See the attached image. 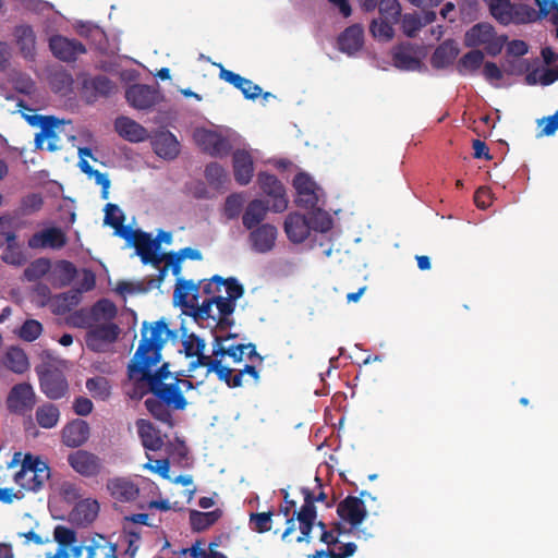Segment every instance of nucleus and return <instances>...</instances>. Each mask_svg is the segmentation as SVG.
Wrapping results in <instances>:
<instances>
[{"label":"nucleus","instance_id":"1","mask_svg":"<svg viewBox=\"0 0 558 558\" xmlns=\"http://www.w3.org/2000/svg\"><path fill=\"white\" fill-rule=\"evenodd\" d=\"M172 335L163 318L148 324L144 322L141 329L138 347L128 366L130 378L141 375V380L148 385L153 395L144 401L149 414L157 421L173 425L172 410L182 411L187 401L182 391L178 389V383H163L171 375L169 363H163L156 372L150 368L161 361V350Z\"/></svg>","mask_w":558,"mask_h":558},{"label":"nucleus","instance_id":"2","mask_svg":"<svg viewBox=\"0 0 558 558\" xmlns=\"http://www.w3.org/2000/svg\"><path fill=\"white\" fill-rule=\"evenodd\" d=\"M202 281L194 282L193 280H186L178 278L175 288L173 291V301L175 304L190 308L193 318L198 320L214 319L216 315L213 314V305H215L214 298H208L198 304V294Z\"/></svg>","mask_w":558,"mask_h":558},{"label":"nucleus","instance_id":"3","mask_svg":"<svg viewBox=\"0 0 558 558\" xmlns=\"http://www.w3.org/2000/svg\"><path fill=\"white\" fill-rule=\"evenodd\" d=\"M50 478V468L39 457L26 453L14 481L26 490L38 492Z\"/></svg>","mask_w":558,"mask_h":558},{"label":"nucleus","instance_id":"4","mask_svg":"<svg viewBox=\"0 0 558 558\" xmlns=\"http://www.w3.org/2000/svg\"><path fill=\"white\" fill-rule=\"evenodd\" d=\"M128 104L137 110H150L163 100L158 84L155 86L146 84H133L125 90Z\"/></svg>","mask_w":558,"mask_h":558},{"label":"nucleus","instance_id":"5","mask_svg":"<svg viewBox=\"0 0 558 558\" xmlns=\"http://www.w3.org/2000/svg\"><path fill=\"white\" fill-rule=\"evenodd\" d=\"M117 90V84L104 74L82 77L81 94L87 104H94L99 98H108Z\"/></svg>","mask_w":558,"mask_h":558},{"label":"nucleus","instance_id":"6","mask_svg":"<svg viewBox=\"0 0 558 558\" xmlns=\"http://www.w3.org/2000/svg\"><path fill=\"white\" fill-rule=\"evenodd\" d=\"M301 493L304 497V502L300 510L296 512V520L299 521L300 535L296 536V543H310L311 532L314 527L317 518L315 494L308 487H302Z\"/></svg>","mask_w":558,"mask_h":558},{"label":"nucleus","instance_id":"7","mask_svg":"<svg viewBox=\"0 0 558 558\" xmlns=\"http://www.w3.org/2000/svg\"><path fill=\"white\" fill-rule=\"evenodd\" d=\"M74 558H118L117 545L107 537L96 534L73 547Z\"/></svg>","mask_w":558,"mask_h":558},{"label":"nucleus","instance_id":"8","mask_svg":"<svg viewBox=\"0 0 558 558\" xmlns=\"http://www.w3.org/2000/svg\"><path fill=\"white\" fill-rule=\"evenodd\" d=\"M7 409L14 414L25 415L34 409L36 395L31 384L20 383L14 385L7 397Z\"/></svg>","mask_w":558,"mask_h":558},{"label":"nucleus","instance_id":"9","mask_svg":"<svg viewBox=\"0 0 558 558\" xmlns=\"http://www.w3.org/2000/svg\"><path fill=\"white\" fill-rule=\"evenodd\" d=\"M330 219H325L319 228L312 227L310 220L302 214L291 213L284 220V231L288 239L293 243H302L310 235L312 228L320 231H327L330 229Z\"/></svg>","mask_w":558,"mask_h":558},{"label":"nucleus","instance_id":"10","mask_svg":"<svg viewBox=\"0 0 558 558\" xmlns=\"http://www.w3.org/2000/svg\"><path fill=\"white\" fill-rule=\"evenodd\" d=\"M119 333V326L112 322L95 324L86 332V347L94 352H104L108 344L113 343L118 339Z\"/></svg>","mask_w":558,"mask_h":558},{"label":"nucleus","instance_id":"11","mask_svg":"<svg viewBox=\"0 0 558 558\" xmlns=\"http://www.w3.org/2000/svg\"><path fill=\"white\" fill-rule=\"evenodd\" d=\"M28 122L32 125H36L40 128V132L35 136L36 148H43V144L45 140H49L47 149L49 151H54L58 149L57 140L58 135L56 129H58L61 124V121L53 116H28Z\"/></svg>","mask_w":558,"mask_h":558},{"label":"nucleus","instance_id":"12","mask_svg":"<svg viewBox=\"0 0 558 558\" xmlns=\"http://www.w3.org/2000/svg\"><path fill=\"white\" fill-rule=\"evenodd\" d=\"M131 238L133 240L136 254L141 257L143 264H151L155 267H159L161 264V253H157L159 243L151 239L149 233L141 230L131 231L128 240Z\"/></svg>","mask_w":558,"mask_h":558},{"label":"nucleus","instance_id":"13","mask_svg":"<svg viewBox=\"0 0 558 558\" xmlns=\"http://www.w3.org/2000/svg\"><path fill=\"white\" fill-rule=\"evenodd\" d=\"M41 391L47 398L58 400L68 392L69 385L65 376L59 369H37Z\"/></svg>","mask_w":558,"mask_h":558},{"label":"nucleus","instance_id":"14","mask_svg":"<svg viewBox=\"0 0 558 558\" xmlns=\"http://www.w3.org/2000/svg\"><path fill=\"white\" fill-rule=\"evenodd\" d=\"M257 182L260 190L268 196L272 197L271 210L275 213H282L288 207V199L286 198V190L280 180L274 174L260 172L257 177Z\"/></svg>","mask_w":558,"mask_h":558},{"label":"nucleus","instance_id":"15","mask_svg":"<svg viewBox=\"0 0 558 558\" xmlns=\"http://www.w3.org/2000/svg\"><path fill=\"white\" fill-rule=\"evenodd\" d=\"M197 145L213 157L227 156L231 150L230 142L217 132L201 129L194 133Z\"/></svg>","mask_w":558,"mask_h":558},{"label":"nucleus","instance_id":"16","mask_svg":"<svg viewBox=\"0 0 558 558\" xmlns=\"http://www.w3.org/2000/svg\"><path fill=\"white\" fill-rule=\"evenodd\" d=\"M68 462L76 473L84 477L97 476L102 469L100 458L86 450L71 452L68 456Z\"/></svg>","mask_w":558,"mask_h":558},{"label":"nucleus","instance_id":"17","mask_svg":"<svg viewBox=\"0 0 558 558\" xmlns=\"http://www.w3.org/2000/svg\"><path fill=\"white\" fill-rule=\"evenodd\" d=\"M293 186L298 197L295 203L299 207L314 209L318 204L317 185L315 181L304 172L298 173L293 179Z\"/></svg>","mask_w":558,"mask_h":558},{"label":"nucleus","instance_id":"18","mask_svg":"<svg viewBox=\"0 0 558 558\" xmlns=\"http://www.w3.org/2000/svg\"><path fill=\"white\" fill-rule=\"evenodd\" d=\"M49 47L52 54L64 62L75 61L77 56L86 52V48L81 41L61 35L51 37Z\"/></svg>","mask_w":558,"mask_h":558},{"label":"nucleus","instance_id":"19","mask_svg":"<svg viewBox=\"0 0 558 558\" xmlns=\"http://www.w3.org/2000/svg\"><path fill=\"white\" fill-rule=\"evenodd\" d=\"M337 513L341 520L352 527L359 526L367 515L364 501L360 497L348 496L337 506Z\"/></svg>","mask_w":558,"mask_h":558},{"label":"nucleus","instance_id":"20","mask_svg":"<svg viewBox=\"0 0 558 558\" xmlns=\"http://www.w3.org/2000/svg\"><path fill=\"white\" fill-rule=\"evenodd\" d=\"M250 231L248 242L254 252L265 254L274 248L278 233L275 226L262 223Z\"/></svg>","mask_w":558,"mask_h":558},{"label":"nucleus","instance_id":"21","mask_svg":"<svg viewBox=\"0 0 558 558\" xmlns=\"http://www.w3.org/2000/svg\"><path fill=\"white\" fill-rule=\"evenodd\" d=\"M339 51L354 56L364 46V28L361 24H353L341 32L337 38Z\"/></svg>","mask_w":558,"mask_h":558},{"label":"nucleus","instance_id":"22","mask_svg":"<svg viewBox=\"0 0 558 558\" xmlns=\"http://www.w3.org/2000/svg\"><path fill=\"white\" fill-rule=\"evenodd\" d=\"M66 244L65 233L57 227L44 229L40 232L35 233L28 241V245L32 248H62Z\"/></svg>","mask_w":558,"mask_h":558},{"label":"nucleus","instance_id":"23","mask_svg":"<svg viewBox=\"0 0 558 558\" xmlns=\"http://www.w3.org/2000/svg\"><path fill=\"white\" fill-rule=\"evenodd\" d=\"M89 433L90 428L86 421L73 420L62 428V442L66 447L77 448L87 441Z\"/></svg>","mask_w":558,"mask_h":558},{"label":"nucleus","instance_id":"24","mask_svg":"<svg viewBox=\"0 0 558 558\" xmlns=\"http://www.w3.org/2000/svg\"><path fill=\"white\" fill-rule=\"evenodd\" d=\"M154 151L163 159H174L180 153V143L170 131H159L151 136Z\"/></svg>","mask_w":558,"mask_h":558},{"label":"nucleus","instance_id":"25","mask_svg":"<svg viewBox=\"0 0 558 558\" xmlns=\"http://www.w3.org/2000/svg\"><path fill=\"white\" fill-rule=\"evenodd\" d=\"M219 77L241 90L246 99L255 100L262 95V87L251 80L220 66Z\"/></svg>","mask_w":558,"mask_h":558},{"label":"nucleus","instance_id":"26","mask_svg":"<svg viewBox=\"0 0 558 558\" xmlns=\"http://www.w3.org/2000/svg\"><path fill=\"white\" fill-rule=\"evenodd\" d=\"M116 132L124 140L132 143H140L148 137L147 130L128 117H118L114 121Z\"/></svg>","mask_w":558,"mask_h":558},{"label":"nucleus","instance_id":"27","mask_svg":"<svg viewBox=\"0 0 558 558\" xmlns=\"http://www.w3.org/2000/svg\"><path fill=\"white\" fill-rule=\"evenodd\" d=\"M110 495L118 501L130 502L137 498L138 487L129 478L116 477L107 483Z\"/></svg>","mask_w":558,"mask_h":558},{"label":"nucleus","instance_id":"28","mask_svg":"<svg viewBox=\"0 0 558 558\" xmlns=\"http://www.w3.org/2000/svg\"><path fill=\"white\" fill-rule=\"evenodd\" d=\"M393 65L400 70L416 71L422 66L421 60L415 56L411 44H401L392 51Z\"/></svg>","mask_w":558,"mask_h":558},{"label":"nucleus","instance_id":"29","mask_svg":"<svg viewBox=\"0 0 558 558\" xmlns=\"http://www.w3.org/2000/svg\"><path fill=\"white\" fill-rule=\"evenodd\" d=\"M137 427L138 437L141 438L142 445L145 449L150 451H158L163 446V440L160 436V432L153 425L151 422L144 418H138L135 422Z\"/></svg>","mask_w":558,"mask_h":558},{"label":"nucleus","instance_id":"30","mask_svg":"<svg viewBox=\"0 0 558 558\" xmlns=\"http://www.w3.org/2000/svg\"><path fill=\"white\" fill-rule=\"evenodd\" d=\"M233 172L234 179L240 185H246L251 182L254 167L250 153L241 149L233 153Z\"/></svg>","mask_w":558,"mask_h":558},{"label":"nucleus","instance_id":"31","mask_svg":"<svg viewBox=\"0 0 558 558\" xmlns=\"http://www.w3.org/2000/svg\"><path fill=\"white\" fill-rule=\"evenodd\" d=\"M458 54L459 48L454 40H445L433 52L430 64L434 69H445L453 63Z\"/></svg>","mask_w":558,"mask_h":558},{"label":"nucleus","instance_id":"32","mask_svg":"<svg viewBox=\"0 0 558 558\" xmlns=\"http://www.w3.org/2000/svg\"><path fill=\"white\" fill-rule=\"evenodd\" d=\"M269 210L268 205L262 199L251 201L242 216V223L245 229L252 230L262 225Z\"/></svg>","mask_w":558,"mask_h":558},{"label":"nucleus","instance_id":"33","mask_svg":"<svg viewBox=\"0 0 558 558\" xmlns=\"http://www.w3.org/2000/svg\"><path fill=\"white\" fill-rule=\"evenodd\" d=\"M495 35V28L490 24L477 23L465 33L464 44L472 48L485 46Z\"/></svg>","mask_w":558,"mask_h":558},{"label":"nucleus","instance_id":"34","mask_svg":"<svg viewBox=\"0 0 558 558\" xmlns=\"http://www.w3.org/2000/svg\"><path fill=\"white\" fill-rule=\"evenodd\" d=\"M82 301L81 290H70L54 295L51 299L52 312L57 315H64L77 306Z\"/></svg>","mask_w":558,"mask_h":558},{"label":"nucleus","instance_id":"35","mask_svg":"<svg viewBox=\"0 0 558 558\" xmlns=\"http://www.w3.org/2000/svg\"><path fill=\"white\" fill-rule=\"evenodd\" d=\"M222 515L221 509L208 512L190 510V524L194 532H203L214 525Z\"/></svg>","mask_w":558,"mask_h":558},{"label":"nucleus","instance_id":"36","mask_svg":"<svg viewBox=\"0 0 558 558\" xmlns=\"http://www.w3.org/2000/svg\"><path fill=\"white\" fill-rule=\"evenodd\" d=\"M125 216L118 205L108 203L105 207V223L116 229L117 233L129 239L131 230L123 226Z\"/></svg>","mask_w":558,"mask_h":558},{"label":"nucleus","instance_id":"37","mask_svg":"<svg viewBox=\"0 0 558 558\" xmlns=\"http://www.w3.org/2000/svg\"><path fill=\"white\" fill-rule=\"evenodd\" d=\"M4 365L15 374H24L29 368L26 353L17 347H11L4 354Z\"/></svg>","mask_w":558,"mask_h":558},{"label":"nucleus","instance_id":"38","mask_svg":"<svg viewBox=\"0 0 558 558\" xmlns=\"http://www.w3.org/2000/svg\"><path fill=\"white\" fill-rule=\"evenodd\" d=\"M284 506H280L279 512L277 515L282 514L286 519V529L281 533V539L283 542H291L290 535L295 531V518L296 512L294 511L291 515L292 509L295 507V501L289 498V494L287 490L282 489Z\"/></svg>","mask_w":558,"mask_h":558},{"label":"nucleus","instance_id":"39","mask_svg":"<svg viewBox=\"0 0 558 558\" xmlns=\"http://www.w3.org/2000/svg\"><path fill=\"white\" fill-rule=\"evenodd\" d=\"M14 36L21 52L25 57L33 56L36 44V37L33 28L29 25L16 26L14 29Z\"/></svg>","mask_w":558,"mask_h":558},{"label":"nucleus","instance_id":"40","mask_svg":"<svg viewBox=\"0 0 558 558\" xmlns=\"http://www.w3.org/2000/svg\"><path fill=\"white\" fill-rule=\"evenodd\" d=\"M89 308L96 324L112 322L118 314L116 304L109 299H100Z\"/></svg>","mask_w":558,"mask_h":558},{"label":"nucleus","instance_id":"41","mask_svg":"<svg viewBox=\"0 0 558 558\" xmlns=\"http://www.w3.org/2000/svg\"><path fill=\"white\" fill-rule=\"evenodd\" d=\"M36 421L43 428L50 429L54 427L60 418V411L52 403H45L36 410Z\"/></svg>","mask_w":558,"mask_h":558},{"label":"nucleus","instance_id":"42","mask_svg":"<svg viewBox=\"0 0 558 558\" xmlns=\"http://www.w3.org/2000/svg\"><path fill=\"white\" fill-rule=\"evenodd\" d=\"M483 61L484 53L481 50H471L459 60L457 70L462 75L466 72H475L481 68Z\"/></svg>","mask_w":558,"mask_h":558},{"label":"nucleus","instance_id":"43","mask_svg":"<svg viewBox=\"0 0 558 558\" xmlns=\"http://www.w3.org/2000/svg\"><path fill=\"white\" fill-rule=\"evenodd\" d=\"M490 14L502 25H508L512 21L510 0H494L486 2Z\"/></svg>","mask_w":558,"mask_h":558},{"label":"nucleus","instance_id":"44","mask_svg":"<svg viewBox=\"0 0 558 558\" xmlns=\"http://www.w3.org/2000/svg\"><path fill=\"white\" fill-rule=\"evenodd\" d=\"M86 388L94 398L107 400L111 395V386L106 377L97 376L86 381Z\"/></svg>","mask_w":558,"mask_h":558},{"label":"nucleus","instance_id":"45","mask_svg":"<svg viewBox=\"0 0 558 558\" xmlns=\"http://www.w3.org/2000/svg\"><path fill=\"white\" fill-rule=\"evenodd\" d=\"M51 268V262L48 258L40 257L32 262L24 270V277L28 281H36L43 278Z\"/></svg>","mask_w":558,"mask_h":558},{"label":"nucleus","instance_id":"46","mask_svg":"<svg viewBox=\"0 0 558 558\" xmlns=\"http://www.w3.org/2000/svg\"><path fill=\"white\" fill-rule=\"evenodd\" d=\"M68 324L75 328L90 329L96 324L89 307L74 311L68 317Z\"/></svg>","mask_w":558,"mask_h":558},{"label":"nucleus","instance_id":"47","mask_svg":"<svg viewBox=\"0 0 558 558\" xmlns=\"http://www.w3.org/2000/svg\"><path fill=\"white\" fill-rule=\"evenodd\" d=\"M356 551V545L354 543H347L341 545L338 549L327 548L326 550H317L308 558H349Z\"/></svg>","mask_w":558,"mask_h":558},{"label":"nucleus","instance_id":"48","mask_svg":"<svg viewBox=\"0 0 558 558\" xmlns=\"http://www.w3.org/2000/svg\"><path fill=\"white\" fill-rule=\"evenodd\" d=\"M395 23L396 22H391L385 19H375L372 21L369 25V32L374 38L378 40L388 41L393 37L395 32L392 28V24Z\"/></svg>","mask_w":558,"mask_h":558},{"label":"nucleus","instance_id":"49","mask_svg":"<svg viewBox=\"0 0 558 558\" xmlns=\"http://www.w3.org/2000/svg\"><path fill=\"white\" fill-rule=\"evenodd\" d=\"M272 517L271 511L251 513L248 523L252 531L259 534L271 531Z\"/></svg>","mask_w":558,"mask_h":558},{"label":"nucleus","instance_id":"50","mask_svg":"<svg viewBox=\"0 0 558 558\" xmlns=\"http://www.w3.org/2000/svg\"><path fill=\"white\" fill-rule=\"evenodd\" d=\"M76 267L72 262L62 259L57 262L54 266V274L58 276L59 286H69L76 276Z\"/></svg>","mask_w":558,"mask_h":558},{"label":"nucleus","instance_id":"51","mask_svg":"<svg viewBox=\"0 0 558 558\" xmlns=\"http://www.w3.org/2000/svg\"><path fill=\"white\" fill-rule=\"evenodd\" d=\"M205 178L211 186L218 189L227 182L228 174L219 163L211 162L205 168Z\"/></svg>","mask_w":558,"mask_h":558},{"label":"nucleus","instance_id":"52","mask_svg":"<svg viewBox=\"0 0 558 558\" xmlns=\"http://www.w3.org/2000/svg\"><path fill=\"white\" fill-rule=\"evenodd\" d=\"M377 5L381 19L398 22L401 15V5L398 0H380Z\"/></svg>","mask_w":558,"mask_h":558},{"label":"nucleus","instance_id":"53","mask_svg":"<svg viewBox=\"0 0 558 558\" xmlns=\"http://www.w3.org/2000/svg\"><path fill=\"white\" fill-rule=\"evenodd\" d=\"M43 332V325L35 319H27L21 326L19 337L24 341L32 342L36 340Z\"/></svg>","mask_w":558,"mask_h":558},{"label":"nucleus","instance_id":"54","mask_svg":"<svg viewBox=\"0 0 558 558\" xmlns=\"http://www.w3.org/2000/svg\"><path fill=\"white\" fill-rule=\"evenodd\" d=\"M242 207V196L238 193H233L226 198L223 214L229 220H233L240 216Z\"/></svg>","mask_w":558,"mask_h":558},{"label":"nucleus","instance_id":"55","mask_svg":"<svg viewBox=\"0 0 558 558\" xmlns=\"http://www.w3.org/2000/svg\"><path fill=\"white\" fill-rule=\"evenodd\" d=\"M185 355L187 357H194L195 354L205 350V341L195 333H190L184 337L182 341Z\"/></svg>","mask_w":558,"mask_h":558},{"label":"nucleus","instance_id":"56","mask_svg":"<svg viewBox=\"0 0 558 558\" xmlns=\"http://www.w3.org/2000/svg\"><path fill=\"white\" fill-rule=\"evenodd\" d=\"M44 201L39 194L32 193L24 196L21 201L20 211L22 215H31L43 207Z\"/></svg>","mask_w":558,"mask_h":558},{"label":"nucleus","instance_id":"57","mask_svg":"<svg viewBox=\"0 0 558 558\" xmlns=\"http://www.w3.org/2000/svg\"><path fill=\"white\" fill-rule=\"evenodd\" d=\"M402 31L408 37H415L416 33L423 27L420 14H404L402 17Z\"/></svg>","mask_w":558,"mask_h":558},{"label":"nucleus","instance_id":"58","mask_svg":"<svg viewBox=\"0 0 558 558\" xmlns=\"http://www.w3.org/2000/svg\"><path fill=\"white\" fill-rule=\"evenodd\" d=\"M54 541L60 546H72L76 542V533L74 530L64 525H57L53 531Z\"/></svg>","mask_w":558,"mask_h":558},{"label":"nucleus","instance_id":"59","mask_svg":"<svg viewBox=\"0 0 558 558\" xmlns=\"http://www.w3.org/2000/svg\"><path fill=\"white\" fill-rule=\"evenodd\" d=\"M72 84L73 77L65 70L56 71L51 75V85L56 92L68 90L71 88Z\"/></svg>","mask_w":558,"mask_h":558},{"label":"nucleus","instance_id":"60","mask_svg":"<svg viewBox=\"0 0 558 558\" xmlns=\"http://www.w3.org/2000/svg\"><path fill=\"white\" fill-rule=\"evenodd\" d=\"M7 247L3 251L2 258L5 263L20 266L24 263L25 257L20 247L14 242H7Z\"/></svg>","mask_w":558,"mask_h":558},{"label":"nucleus","instance_id":"61","mask_svg":"<svg viewBox=\"0 0 558 558\" xmlns=\"http://www.w3.org/2000/svg\"><path fill=\"white\" fill-rule=\"evenodd\" d=\"M220 286L226 288L228 294L227 299L231 300L233 303L244 293L243 286L240 284L235 278L223 279L221 277Z\"/></svg>","mask_w":558,"mask_h":558},{"label":"nucleus","instance_id":"62","mask_svg":"<svg viewBox=\"0 0 558 558\" xmlns=\"http://www.w3.org/2000/svg\"><path fill=\"white\" fill-rule=\"evenodd\" d=\"M235 337L236 335L234 333H228L227 336H218L215 333L213 343V357L221 360V357L226 356L227 347L225 345V342Z\"/></svg>","mask_w":558,"mask_h":558},{"label":"nucleus","instance_id":"63","mask_svg":"<svg viewBox=\"0 0 558 558\" xmlns=\"http://www.w3.org/2000/svg\"><path fill=\"white\" fill-rule=\"evenodd\" d=\"M213 298L217 308L216 316H230L234 312L235 303L231 300L221 295H214Z\"/></svg>","mask_w":558,"mask_h":558},{"label":"nucleus","instance_id":"64","mask_svg":"<svg viewBox=\"0 0 558 558\" xmlns=\"http://www.w3.org/2000/svg\"><path fill=\"white\" fill-rule=\"evenodd\" d=\"M543 123L544 128L541 130L538 136L554 135L558 130V110L553 116L538 120L539 125Z\"/></svg>","mask_w":558,"mask_h":558}]
</instances>
